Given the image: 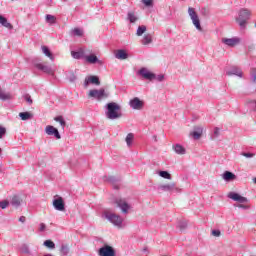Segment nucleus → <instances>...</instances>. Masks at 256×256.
<instances>
[{
	"instance_id": "7c9ffc66",
	"label": "nucleus",
	"mask_w": 256,
	"mask_h": 256,
	"mask_svg": "<svg viewBox=\"0 0 256 256\" xmlns=\"http://www.w3.org/2000/svg\"><path fill=\"white\" fill-rule=\"evenodd\" d=\"M135 139V135L133 133L127 134L125 141L127 147H131L133 145V140Z\"/></svg>"
},
{
	"instance_id": "1a4fd4ad",
	"label": "nucleus",
	"mask_w": 256,
	"mask_h": 256,
	"mask_svg": "<svg viewBox=\"0 0 256 256\" xmlns=\"http://www.w3.org/2000/svg\"><path fill=\"white\" fill-rule=\"evenodd\" d=\"M33 65L36 69H38V71H43V73L53 75V68H51V66L43 64L41 62H37V60L33 61Z\"/></svg>"
},
{
	"instance_id": "ddd939ff",
	"label": "nucleus",
	"mask_w": 256,
	"mask_h": 256,
	"mask_svg": "<svg viewBox=\"0 0 256 256\" xmlns=\"http://www.w3.org/2000/svg\"><path fill=\"white\" fill-rule=\"evenodd\" d=\"M45 133L46 135L54 136L56 139H61V134L59 133V130L54 126H51V125L46 126Z\"/></svg>"
},
{
	"instance_id": "c03bdc74",
	"label": "nucleus",
	"mask_w": 256,
	"mask_h": 256,
	"mask_svg": "<svg viewBox=\"0 0 256 256\" xmlns=\"http://www.w3.org/2000/svg\"><path fill=\"white\" fill-rule=\"evenodd\" d=\"M8 207H9V201L8 200L0 201V209H7Z\"/></svg>"
},
{
	"instance_id": "aec40b11",
	"label": "nucleus",
	"mask_w": 256,
	"mask_h": 256,
	"mask_svg": "<svg viewBox=\"0 0 256 256\" xmlns=\"http://www.w3.org/2000/svg\"><path fill=\"white\" fill-rule=\"evenodd\" d=\"M161 191H181L179 188L175 187V183L162 184L158 187Z\"/></svg>"
},
{
	"instance_id": "a18cd8bd",
	"label": "nucleus",
	"mask_w": 256,
	"mask_h": 256,
	"mask_svg": "<svg viewBox=\"0 0 256 256\" xmlns=\"http://www.w3.org/2000/svg\"><path fill=\"white\" fill-rule=\"evenodd\" d=\"M46 21L48 23H55V16L51 15V14H47L46 15Z\"/></svg>"
},
{
	"instance_id": "4be33fe9",
	"label": "nucleus",
	"mask_w": 256,
	"mask_h": 256,
	"mask_svg": "<svg viewBox=\"0 0 256 256\" xmlns=\"http://www.w3.org/2000/svg\"><path fill=\"white\" fill-rule=\"evenodd\" d=\"M126 19L129 23H136L139 21V16H137L135 11H128Z\"/></svg>"
},
{
	"instance_id": "a878e982",
	"label": "nucleus",
	"mask_w": 256,
	"mask_h": 256,
	"mask_svg": "<svg viewBox=\"0 0 256 256\" xmlns=\"http://www.w3.org/2000/svg\"><path fill=\"white\" fill-rule=\"evenodd\" d=\"M41 49L42 53H44V55L48 57L50 61H55V57L53 56V53H51V50H49V47L41 46Z\"/></svg>"
},
{
	"instance_id": "7ed1b4c3",
	"label": "nucleus",
	"mask_w": 256,
	"mask_h": 256,
	"mask_svg": "<svg viewBox=\"0 0 256 256\" xmlns=\"http://www.w3.org/2000/svg\"><path fill=\"white\" fill-rule=\"evenodd\" d=\"M102 217H104V219H107L109 223H112L114 227H117L118 229H123V218L120 215H117L113 212L104 211Z\"/></svg>"
},
{
	"instance_id": "09e8293b",
	"label": "nucleus",
	"mask_w": 256,
	"mask_h": 256,
	"mask_svg": "<svg viewBox=\"0 0 256 256\" xmlns=\"http://www.w3.org/2000/svg\"><path fill=\"white\" fill-rule=\"evenodd\" d=\"M143 5L145 7H152L153 6V0H142Z\"/></svg>"
},
{
	"instance_id": "f03ea898",
	"label": "nucleus",
	"mask_w": 256,
	"mask_h": 256,
	"mask_svg": "<svg viewBox=\"0 0 256 256\" xmlns=\"http://www.w3.org/2000/svg\"><path fill=\"white\" fill-rule=\"evenodd\" d=\"M251 19V10L247 8H242L238 12V16L235 18L236 23H238L240 29H245L247 27V21Z\"/></svg>"
},
{
	"instance_id": "3c124183",
	"label": "nucleus",
	"mask_w": 256,
	"mask_h": 256,
	"mask_svg": "<svg viewBox=\"0 0 256 256\" xmlns=\"http://www.w3.org/2000/svg\"><path fill=\"white\" fill-rule=\"evenodd\" d=\"M243 157H246L247 159H251V157H255L254 153H242Z\"/></svg>"
},
{
	"instance_id": "b1692460",
	"label": "nucleus",
	"mask_w": 256,
	"mask_h": 256,
	"mask_svg": "<svg viewBox=\"0 0 256 256\" xmlns=\"http://www.w3.org/2000/svg\"><path fill=\"white\" fill-rule=\"evenodd\" d=\"M172 149L176 153V155H185V153H187V150L181 144H174L172 146Z\"/></svg>"
},
{
	"instance_id": "9b49d317",
	"label": "nucleus",
	"mask_w": 256,
	"mask_h": 256,
	"mask_svg": "<svg viewBox=\"0 0 256 256\" xmlns=\"http://www.w3.org/2000/svg\"><path fill=\"white\" fill-rule=\"evenodd\" d=\"M222 43L227 45V47H237L239 43H241V38L233 37V38H222Z\"/></svg>"
},
{
	"instance_id": "0eeeda50",
	"label": "nucleus",
	"mask_w": 256,
	"mask_h": 256,
	"mask_svg": "<svg viewBox=\"0 0 256 256\" xmlns=\"http://www.w3.org/2000/svg\"><path fill=\"white\" fill-rule=\"evenodd\" d=\"M228 199H231L232 201H236V203H249V199L245 196H242L241 194L237 192H229L227 195Z\"/></svg>"
},
{
	"instance_id": "9d476101",
	"label": "nucleus",
	"mask_w": 256,
	"mask_h": 256,
	"mask_svg": "<svg viewBox=\"0 0 256 256\" xmlns=\"http://www.w3.org/2000/svg\"><path fill=\"white\" fill-rule=\"evenodd\" d=\"M129 105H130L131 109H134L136 111H141V109H143V107H145V102H143L138 97H135L129 101Z\"/></svg>"
},
{
	"instance_id": "58836bf2",
	"label": "nucleus",
	"mask_w": 256,
	"mask_h": 256,
	"mask_svg": "<svg viewBox=\"0 0 256 256\" xmlns=\"http://www.w3.org/2000/svg\"><path fill=\"white\" fill-rule=\"evenodd\" d=\"M44 247H47L48 249H55V242L51 240L44 241Z\"/></svg>"
},
{
	"instance_id": "a211bd4d",
	"label": "nucleus",
	"mask_w": 256,
	"mask_h": 256,
	"mask_svg": "<svg viewBox=\"0 0 256 256\" xmlns=\"http://www.w3.org/2000/svg\"><path fill=\"white\" fill-rule=\"evenodd\" d=\"M10 204L12 205V207H15V209H18V207H21V205L23 204V198H21V196L19 195H14L10 200Z\"/></svg>"
},
{
	"instance_id": "8fccbe9b",
	"label": "nucleus",
	"mask_w": 256,
	"mask_h": 256,
	"mask_svg": "<svg viewBox=\"0 0 256 256\" xmlns=\"http://www.w3.org/2000/svg\"><path fill=\"white\" fill-rule=\"evenodd\" d=\"M24 99H25V101H27V103H28L29 105H32V104H33V99H31V96H30L29 94H26V95L24 96Z\"/></svg>"
},
{
	"instance_id": "ea45409f",
	"label": "nucleus",
	"mask_w": 256,
	"mask_h": 256,
	"mask_svg": "<svg viewBox=\"0 0 256 256\" xmlns=\"http://www.w3.org/2000/svg\"><path fill=\"white\" fill-rule=\"evenodd\" d=\"M60 253L62 255H69V246L63 244L60 248Z\"/></svg>"
},
{
	"instance_id": "423d86ee",
	"label": "nucleus",
	"mask_w": 256,
	"mask_h": 256,
	"mask_svg": "<svg viewBox=\"0 0 256 256\" xmlns=\"http://www.w3.org/2000/svg\"><path fill=\"white\" fill-rule=\"evenodd\" d=\"M137 75H140L142 79H146L147 81H155V73L149 71L146 67L138 70Z\"/></svg>"
},
{
	"instance_id": "c85d7f7f",
	"label": "nucleus",
	"mask_w": 256,
	"mask_h": 256,
	"mask_svg": "<svg viewBox=\"0 0 256 256\" xmlns=\"http://www.w3.org/2000/svg\"><path fill=\"white\" fill-rule=\"evenodd\" d=\"M70 35L72 37H83V29L74 28V29L71 30Z\"/></svg>"
},
{
	"instance_id": "de8ad7c7",
	"label": "nucleus",
	"mask_w": 256,
	"mask_h": 256,
	"mask_svg": "<svg viewBox=\"0 0 256 256\" xmlns=\"http://www.w3.org/2000/svg\"><path fill=\"white\" fill-rule=\"evenodd\" d=\"M39 231H40V233H45V231H47V225H45V223H40Z\"/></svg>"
},
{
	"instance_id": "c756f323",
	"label": "nucleus",
	"mask_w": 256,
	"mask_h": 256,
	"mask_svg": "<svg viewBox=\"0 0 256 256\" xmlns=\"http://www.w3.org/2000/svg\"><path fill=\"white\" fill-rule=\"evenodd\" d=\"M19 117L22 121H29V119H33V114L30 112H21L19 113Z\"/></svg>"
},
{
	"instance_id": "72a5a7b5",
	"label": "nucleus",
	"mask_w": 256,
	"mask_h": 256,
	"mask_svg": "<svg viewBox=\"0 0 256 256\" xmlns=\"http://www.w3.org/2000/svg\"><path fill=\"white\" fill-rule=\"evenodd\" d=\"M11 99V94L4 92L3 90L0 89V100L1 101H9Z\"/></svg>"
},
{
	"instance_id": "603ef678",
	"label": "nucleus",
	"mask_w": 256,
	"mask_h": 256,
	"mask_svg": "<svg viewBox=\"0 0 256 256\" xmlns=\"http://www.w3.org/2000/svg\"><path fill=\"white\" fill-rule=\"evenodd\" d=\"M212 235H213L214 237H220V236H221V231H219V230H213V231H212Z\"/></svg>"
},
{
	"instance_id": "13d9d810",
	"label": "nucleus",
	"mask_w": 256,
	"mask_h": 256,
	"mask_svg": "<svg viewBox=\"0 0 256 256\" xmlns=\"http://www.w3.org/2000/svg\"><path fill=\"white\" fill-rule=\"evenodd\" d=\"M254 183L256 184V178L253 179Z\"/></svg>"
},
{
	"instance_id": "20e7f679",
	"label": "nucleus",
	"mask_w": 256,
	"mask_h": 256,
	"mask_svg": "<svg viewBox=\"0 0 256 256\" xmlns=\"http://www.w3.org/2000/svg\"><path fill=\"white\" fill-rule=\"evenodd\" d=\"M89 99H94L95 101H103L109 97V93L105 89H92L88 92Z\"/></svg>"
},
{
	"instance_id": "79ce46f5",
	"label": "nucleus",
	"mask_w": 256,
	"mask_h": 256,
	"mask_svg": "<svg viewBox=\"0 0 256 256\" xmlns=\"http://www.w3.org/2000/svg\"><path fill=\"white\" fill-rule=\"evenodd\" d=\"M154 81H158L159 83L165 81V75L164 74H160V75L154 74Z\"/></svg>"
},
{
	"instance_id": "a19ab883",
	"label": "nucleus",
	"mask_w": 256,
	"mask_h": 256,
	"mask_svg": "<svg viewBox=\"0 0 256 256\" xmlns=\"http://www.w3.org/2000/svg\"><path fill=\"white\" fill-rule=\"evenodd\" d=\"M187 221H180L178 223V229H180V231H185V229H187Z\"/></svg>"
},
{
	"instance_id": "f8f14e48",
	"label": "nucleus",
	"mask_w": 256,
	"mask_h": 256,
	"mask_svg": "<svg viewBox=\"0 0 256 256\" xmlns=\"http://www.w3.org/2000/svg\"><path fill=\"white\" fill-rule=\"evenodd\" d=\"M99 256H115V249L109 245H105L98 251Z\"/></svg>"
},
{
	"instance_id": "2eb2a0df",
	"label": "nucleus",
	"mask_w": 256,
	"mask_h": 256,
	"mask_svg": "<svg viewBox=\"0 0 256 256\" xmlns=\"http://www.w3.org/2000/svg\"><path fill=\"white\" fill-rule=\"evenodd\" d=\"M53 207L56 211H65V202H63V198H55L53 200Z\"/></svg>"
},
{
	"instance_id": "f3484780",
	"label": "nucleus",
	"mask_w": 256,
	"mask_h": 256,
	"mask_svg": "<svg viewBox=\"0 0 256 256\" xmlns=\"http://www.w3.org/2000/svg\"><path fill=\"white\" fill-rule=\"evenodd\" d=\"M84 59L85 62L90 63V65H95V63H98V65H103V62L99 60L95 54L86 55Z\"/></svg>"
},
{
	"instance_id": "2f4dec72",
	"label": "nucleus",
	"mask_w": 256,
	"mask_h": 256,
	"mask_svg": "<svg viewBox=\"0 0 256 256\" xmlns=\"http://www.w3.org/2000/svg\"><path fill=\"white\" fill-rule=\"evenodd\" d=\"M105 180L108 181V183H111L113 185L114 189L119 188V182H117V178H115L114 176H110V177L106 178Z\"/></svg>"
},
{
	"instance_id": "37998d69",
	"label": "nucleus",
	"mask_w": 256,
	"mask_h": 256,
	"mask_svg": "<svg viewBox=\"0 0 256 256\" xmlns=\"http://www.w3.org/2000/svg\"><path fill=\"white\" fill-rule=\"evenodd\" d=\"M250 77L252 79V82L253 83H256V68H252L250 70Z\"/></svg>"
},
{
	"instance_id": "6e6d98bb",
	"label": "nucleus",
	"mask_w": 256,
	"mask_h": 256,
	"mask_svg": "<svg viewBox=\"0 0 256 256\" xmlns=\"http://www.w3.org/2000/svg\"><path fill=\"white\" fill-rule=\"evenodd\" d=\"M143 252H144V253H148L149 250H147V248H144V249H143Z\"/></svg>"
},
{
	"instance_id": "bb28decb",
	"label": "nucleus",
	"mask_w": 256,
	"mask_h": 256,
	"mask_svg": "<svg viewBox=\"0 0 256 256\" xmlns=\"http://www.w3.org/2000/svg\"><path fill=\"white\" fill-rule=\"evenodd\" d=\"M142 45H151L153 43V35L152 34H145L141 40Z\"/></svg>"
},
{
	"instance_id": "dca6fc26",
	"label": "nucleus",
	"mask_w": 256,
	"mask_h": 256,
	"mask_svg": "<svg viewBox=\"0 0 256 256\" xmlns=\"http://www.w3.org/2000/svg\"><path fill=\"white\" fill-rule=\"evenodd\" d=\"M114 57L120 61H125V59H129V54L125 49H118L115 51Z\"/></svg>"
},
{
	"instance_id": "e433bc0d",
	"label": "nucleus",
	"mask_w": 256,
	"mask_h": 256,
	"mask_svg": "<svg viewBox=\"0 0 256 256\" xmlns=\"http://www.w3.org/2000/svg\"><path fill=\"white\" fill-rule=\"evenodd\" d=\"M234 207H238V209H243L244 211L251 209V205H249V203L234 204Z\"/></svg>"
},
{
	"instance_id": "6ab92c4d",
	"label": "nucleus",
	"mask_w": 256,
	"mask_h": 256,
	"mask_svg": "<svg viewBox=\"0 0 256 256\" xmlns=\"http://www.w3.org/2000/svg\"><path fill=\"white\" fill-rule=\"evenodd\" d=\"M89 83L92 85H101V81H99V77L97 76H89L84 81V87H89Z\"/></svg>"
},
{
	"instance_id": "39448f33",
	"label": "nucleus",
	"mask_w": 256,
	"mask_h": 256,
	"mask_svg": "<svg viewBox=\"0 0 256 256\" xmlns=\"http://www.w3.org/2000/svg\"><path fill=\"white\" fill-rule=\"evenodd\" d=\"M188 15L197 31H203V28L201 27V20H199V15H197L195 8L189 7Z\"/></svg>"
},
{
	"instance_id": "5fc2aeb1",
	"label": "nucleus",
	"mask_w": 256,
	"mask_h": 256,
	"mask_svg": "<svg viewBox=\"0 0 256 256\" xmlns=\"http://www.w3.org/2000/svg\"><path fill=\"white\" fill-rule=\"evenodd\" d=\"M19 221H20V223H25V221H26L25 216H21V217L19 218Z\"/></svg>"
},
{
	"instance_id": "cd10ccee",
	"label": "nucleus",
	"mask_w": 256,
	"mask_h": 256,
	"mask_svg": "<svg viewBox=\"0 0 256 256\" xmlns=\"http://www.w3.org/2000/svg\"><path fill=\"white\" fill-rule=\"evenodd\" d=\"M0 25H3V27H6V29H13V25L7 21V18L0 15Z\"/></svg>"
},
{
	"instance_id": "4468645a",
	"label": "nucleus",
	"mask_w": 256,
	"mask_h": 256,
	"mask_svg": "<svg viewBox=\"0 0 256 256\" xmlns=\"http://www.w3.org/2000/svg\"><path fill=\"white\" fill-rule=\"evenodd\" d=\"M190 136L196 141L203 136V126H194L193 131L190 132Z\"/></svg>"
},
{
	"instance_id": "c9c22d12",
	"label": "nucleus",
	"mask_w": 256,
	"mask_h": 256,
	"mask_svg": "<svg viewBox=\"0 0 256 256\" xmlns=\"http://www.w3.org/2000/svg\"><path fill=\"white\" fill-rule=\"evenodd\" d=\"M54 121H56V123H60V126L62 127V129H65V126L67 125V122H65V119L63 118V116L55 117Z\"/></svg>"
},
{
	"instance_id": "5701e85b",
	"label": "nucleus",
	"mask_w": 256,
	"mask_h": 256,
	"mask_svg": "<svg viewBox=\"0 0 256 256\" xmlns=\"http://www.w3.org/2000/svg\"><path fill=\"white\" fill-rule=\"evenodd\" d=\"M226 75L231 77V75H236V77H243V71H241L238 67H232L230 70L226 72Z\"/></svg>"
},
{
	"instance_id": "864d4df0",
	"label": "nucleus",
	"mask_w": 256,
	"mask_h": 256,
	"mask_svg": "<svg viewBox=\"0 0 256 256\" xmlns=\"http://www.w3.org/2000/svg\"><path fill=\"white\" fill-rule=\"evenodd\" d=\"M221 130L218 127L214 128V137H218Z\"/></svg>"
},
{
	"instance_id": "6e6552de",
	"label": "nucleus",
	"mask_w": 256,
	"mask_h": 256,
	"mask_svg": "<svg viewBox=\"0 0 256 256\" xmlns=\"http://www.w3.org/2000/svg\"><path fill=\"white\" fill-rule=\"evenodd\" d=\"M115 203L124 215H127V213H129V209H131V204H128L127 200L119 198L116 199Z\"/></svg>"
},
{
	"instance_id": "473e14b6",
	"label": "nucleus",
	"mask_w": 256,
	"mask_h": 256,
	"mask_svg": "<svg viewBox=\"0 0 256 256\" xmlns=\"http://www.w3.org/2000/svg\"><path fill=\"white\" fill-rule=\"evenodd\" d=\"M20 253L23 255H31V249H29V245L22 244L20 247Z\"/></svg>"
},
{
	"instance_id": "393cba45",
	"label": "nucleus",
	"mask_w": 256,
	"mask_h": 256,
	"mask_svg": "<svg viewBox=\"0 0 256 256\" xmlns=\"http://www.w3.org/2000/svg\"><path fill=\"white\" fill-rule=\"evenodd\" d=\"M222 179L224 181H235V179H237V176L235 174H233L232 172L229 171H225L222 175Z\"/></svg>"
},
{
	"instance_id": "4d7b16f0",
	"label": "nucleus",
	"mask_w": 256,
	"mask_h": 256,
	"mask_svg": "<svg viewBox=\"0 0 256 256\" xmlns=\"http://www.w3.org/2000/svg\"><path fill=\"white\" fill-rule=\"evenodd\" d=\"M254 111L256 112V100H255V107H254Z\"/></svg>"
},
{
	"instance_id": "f257e3e1",
	"label": "nucleus",
	"mask_w": 256,
	"mask_h": 256,
	"mask_svg": "<svg viewBox=\"0 0 256 256\" xmlns=\"http://www.w3.org/2000/svg\"><path fill=\"white\" fill-rule=\"evenodd\" d=\"M106 112L105 115L107 119L115 121V119H121L123 113H121V106L115 102H110L105 106Z\"/></svg>"
},
{
	"instance_id": "412c9836",
	"label": "nucleus",
	"mask_w": 256,
	"mask_h": 256,
	"mask_svg": "<svg viewBox=\"0 0 256 256\" xmlns=\"http://www.w3.org/2000/svg\"><path fill=\"white\" fill-rule=\"evenodd\" d=\"M71 56L73 59H85V49L79 48L78 51H71Z\"/></svg>"
},
{
	"instance_id": "4c0bfd02",
	"label": "nucleus",
	"mask_w": 256,
	"mask_h": 256,
	"mask_svg": "<svg viewBox=\"0 0 256 256\" xmlns=\"http://www.w3.org/2000/svg\"><path fill=\"white\" fill-rule=\"evenodd\" d=\"M158 175L162 177L163 179H169L171 180V174L167 171H159Z\"/></svg>"
},
{
	"instance_id": "49530a36",
	"label": "nucleus",
	"mask_w": 256,
	"mask_h": 256,
	"mask_svg": "<svg viewBox=\"0 0 256 256\" xmlns=\"http://www.w3.org/2000/svg\"><path fill=\"white\" fill-rule=\"evenodd\" d=\"M7 134V129L3 126H0V139H3L5 135Z\"/></svg>"
},
{
	"instance_id": "f704fd0d",
	"label": "nucleus",
	"mask_w": 256,
	"mask_h": 256,
	"mask_svg": "<svg viewBox=\"0 0 256 256\" xmlns=\"http://www.w3.org/2000/svg\"><path fill=\"white\" fill-rule=\"evenodd\" d=\"M146 31H147V26L145 25L139 26L136 30L137 37H141L144 33H146Z\"/></svg>"
},
{
	"instance_id": "bf43d9fd",
	"label": "nucleus",
	"mask_w": 256,
	"mask_h": 256,
	"mask_svg": "<svg viewBox=\"0 0 256 256\" xmlns=\"http://www.w3.org/2000/svg\"><path fill=\"white\" fill-rule=\"evenodd\" d=\"M0 153H1V149H0Z\"/></svg>"
}]
</instances>
